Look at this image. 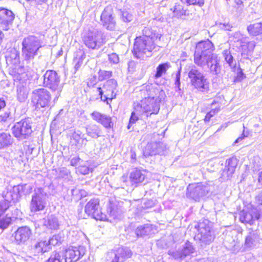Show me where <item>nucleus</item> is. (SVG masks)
I'll return each instance as SVG.
<instances>
[{"instance_id":"de8ad7c7","label":"nucleus","mask_w":262,"mask_h":262,"mask_svg":"<svg viewBox=\"0 0 262 262\" xmlns=\"http://www.w3.org/2000/svg\"><path fill=\"white\" fill-rule=\"evenodd\" d=\"M105 262H119L114 249L107 253Z\"/></svg>"},{"instance_id":"c9c22d12","label":"nucleus","mask_w":262,"mask_h":262,"mask_svg":"<svg viewBox=\"0 0 262 262\" xmlns=\"http://www.w3.org/2000/svg\"><path fill=\"white\" fill-rule=\"evenodd\" d=\"M32 189V187L29 184H26L14 186V191L18 193L19 198H20L23 194L26 195L29 194L31 192Z\"/></svg>"},{"instance_id":"f257e3e1","label":"nucleus","mask_w":262,"mask_h":262,"mask_svg":"<svg viewBox=\"0 0 262 262\" xmlns=\"http://www.w3.org/2000/svg\"><path fill=\"white\" fill-rule=\"evenodd\" d=\"M141 96L144 98L135 108L137 112L148 114H157L160 110V103L165 97V92L157 86L148 84L140 90Z\"/></svg>"},{"instance_id":"bb28decb","label":"nucleus","mask_w":262,"mask_h":262,"mask_svg":"<svg viewBox=\"0 0 262 262\" xmlns=\"http://www.w3.org/2000/svg\"><path fill=\"white\" fill-rule=\"evenodd\" d=\"M119 262H123L130 258L132 254L131 250L126 247H119L114 249Z\"/></svg>"},{"instance_id":"2eb2a0df","label":"nucleus","mask_w":262,"mask_h":262,"mask_svg":"<svg viewBox=\"0 0 262 262\" xmlns=\"http://www.w3.org/2000/svg\"><path fill=\"white\" fill-rule=\"evenodd\" d=\"M85 252L86 249L84 246L70 247L65 251V262H76L85 254Z\"/></svg>"},{"instance_id":"f03ea898","label":"nucleus","mask_w":262,"mask_h":262,"mask_svg":"<svg viewBox=\"0 0 262 262\" xmlns=\"http://www.w3.org/2000/svg\"><path fill=\"white\" fill-rule=\"evenodd\" d=\"M44 37L41 35H29L25 37L22 42V53L25 60H30L37 55L42 47Z\"/></svg>"},{"instance_id":"a19ab883","label":"nucleus","mask_w":262,"mask_h":262,"mask_svg":"<svg viewBox=\"0 0 262 262\" xmlns=\"http://www.w3.org/2000/svg\"><path fill=\"white\" fill-rule=\"evenodd\" d=\"M225 60L231 68H234L236 66V62L234 60L233 57L231 55L230 51L228 50H224L223 53Z\"/></svg>"},{"instance_id":"a878e982","label":"nucleus","mask_w":262,"mask_h":262,"mask_svg":"<svg viewBox=\"0 0 262 262\" xmlns=\"http://www.w3.org/2000/svg\"><path fill=\"white\" fill-rule=\"evenodd\" d=\"M248 231V234L245 239V245L246 247L252 248L256 245L258 240V231L257 230H253L251 228L249 229Z\"/></svg>"},{"instance_id":"f704fd0d","label":"nucleus","mask_w":262,"mask_h":262,"mask_svg":"<svg viewBox=\"0 0 262 262\" xmlns=\"http://www.w3.org/2000/svg\"><path fill=\"white\" fill-rule=\"evenodd\" d=\"M44 225L51 230H57L59 226L58 220L55 216L51 215L45 221Z\"/></svg>"},{"instance_id":"0eeeda50","label":"nucleus","mask_w":262,"mask_h":262,"mask_svg":"<svg viewBox=\"0 0 262 262\" xmlns=\"http://www.w3.org/2000/svg\"><path fill=\"white\" fill-rule=\"evenodd\" d=\"M118 86L117 81L110 79L105 81L102 87L100 85L96 88V93H98L101 100L110 104V102L116 97V90Z\"/></svg>"},{"instance_id":"c756f323","label":"nucleus","mask_w":262,"mask_h":262,"mask_svg":"<svg viewBox=\"0 0 262 262\" xmlns=\"http://www.w3.org/2000/svg\"><path fill=\"white\" fill-rule=\"evenodd\" d=\"M135 233L138 237H144L154 234V230L151 225L146 224L138 227L135 230Z\"/></svg>"},{"instance_id":"13d9d810","label":"nucleus","mask_w":262,"mask_h":262,"mask_svg":"<svg viewBox=\"0 0 262 262\" xmlns=\"http://www.w3.org/2000/svg\"><path fill=\"white\" fill-rule=\"evenodd\" d=\"M101 124L106 128H111L113 126L111 117L107 115L105 118H103V121Z\"/></svg>"},{"instance_id":"6e6552de","label":"nucleus","mask_w":262,"mask_h":262,"mask_svg":"<svg viewBox=\"0 0 262 262\" xmlns=\"http://www.w3.org/2000/svg\"><path fill=\"white\" fill-rule=\"evenodd\" d=\"M83 41L89 49L98 50L105 42V36L102 31L97 29L89 30L84 33Z\"/></svg>"},{"instance_id":"bf43d9fd","label":"nucleus","mask_w":262,"mask_h":262,"mask_svg":"<svg viewBox=\"0 0 262 262\" xmlns=\"http://www.w3.org/2000/svg\"><path fill=\"white\" fill-rule=\"evenodd\" d=\"M8 210H10L12 212L11 215L9 214V216L11 217V219L17 218L19 212V211L17 208L12 205H10V207Z\"/></svg>"},{"instance_id":"72a5a7b5","label":"nucleus","mask_w":262,"mask_h":262,"mask_svg":"<svg viewBox=\"0 0 262 262\" xmlns=\"http://www.w3.org/2000/svg\"><path fill=\"white\" fill-rule=\"evenodd\" d=\"M248 33L251 36H258L262 34V23H256L249 25L247 28Z\"/></svg>"},{"instance_id":"774afa93","label":"nucleus","mask_w":262,"mask_h":262,"mask_svg":"<svg viewBox=\"0 0 262 262\" xmlns=\"http://www.w3.org/2000/svg\"><path fill=\"white\" fill-rule=\"evenodd\" d=\"M102 114L99 112L95 111L91 114V116L93 120H95L97 122L100 121L101 117H102Z\"/></svg>"},{"instance_id":"2f4dec72","label":"nucleus","mask_w":262,"mask_h":262,"mask_svg":"<svg viewBox=\"0 0 262 262\" xmlns=\"http://www.w3.org/2000/svg\"><path fill=\"white\" fill-rule=\"evenodd\" d=\"M14 139L9 133H0V149H5L12 145Z\"/></svg>"},{"instance_id":"4be33fe9","label":"nucleus","mask_w":262,"mask_h":262,"mask_svg":"<svg viewBox=\"0 0 262 262\" xmlns=\"http://www.w3.org/2000/svg\"><path fill=\"white\" fill-rule=\"evenodd\" d=\"M31 235L30 229L27 227H21L15 232V239L18 244L25 243L27 241Z\"/></svg>"},{"instance_id":"cd10ccee","label":"nucleus","mask_w":262,"mask_h":262,"mask_svg":"<svg viewBox=\"0 0 262 262\" xmlns=\"http://www.w3.org/2000/svg\"><path fill=\"white\" fill-rule=\"evenodd\" d=\"M142 38H145L150 40L155 41L158 38L160 39L161 35L154 30L150 27H144L142 31V34L138 36Z\"/></svg>"},{"instance_id":"a211bd4d","label":"nucleus","mask_w":262,"mask_h":262,"mask_svg":"<svg viewBox=\"0 0 262 262\" xmlns=\"http://www.w3.org/2000/svg\"><path fill=\"white\" fill-rule=\"evenodd\" d=\"M194 251V249L192 245V244L187 241L183 246L182 249H178L175 252H169V254L171 255L175 259L182 260L185 259L187 256L193 253Z\"/></svg>"},{"instance_id":"5fc2aeb1","label":"nucleus","mask_w":262,"mask_h":262,"mask_svg":"<svg viewBox=\"0 0 262 262\" xmlns=\"http://www.w3.org/2000/svg\"><path fill=\"white\" fill-rule=\"evenodd\" d=\"M181 2L186 4L187 6L189 5H198L201 7L204 5V0H181Z\"/></svg>"},{"instance_id":"7c9ffc66","label":"nucleus","mask_w":262,"mask_h":262,"mask_svg":"<svg viewBox=\"0 0 262 262\" xmlns=\"http://www.w3.org/2000/svg\"><path fill=\"white\" fill-rule=\"evenodd\" d=\"M220 59L218 58L217 55H215L212 58L207 65L208 68L210 70V72L212 75H218L221 71V66L220 64Z\"/></svg>"},{"instance_id":"20e7f679","label":"nucleus","mask_w":262,"mask_h":262,"mask_svg":"<svg viewBox=\"0 0 262 262\" xmlns=\"http://www.w3.org/2000/svg\"><path fill=\"white\" fill-rule=\"evenodd\" d=\"M156 47L155 41L136 37L135 39L133 53L137 58L143 59L144 56H150L151 52Z\"/></svg>"},{"instance_id":"4d7b16f0","label":"nucleus","mask_w":262,"mask_h":262,"mask_svg":"<svg viewBox=\"0 0 262 262\" xmlns=\"http://www.w3.org/2000/svg\"><path fill=\"white\" fill-rule=\"evenodd\" d=\"M59 241V236L58 235H54L51 237L48 241H46V243L48 244L50 248L51 246H55L58 244Z\"/></svg>"},{"instance_id":"423d86ee","label":"nucleus","mask_w":262,"mask_h":262,"mask_svg":"<svg viewBox=\"0 0 262 262\" xmlns=\"http://www.w3.org/2000/svg\"><path fill=\"white\" fill-rule=\"evenodd\" d=\"M32 122L30 118L21 119L14 124L11 128L13 136L19 141L28 139L32 134Z\"/></svg>"},{"instance_id":"1a4fd4ad","label":"nucleus","mask_w":262,"mask_h":262,"mask_svg":"<svg viewBox=\"0 0 262 262\" xmlns=\"http://www.w3.org/2000/svg\"><path fill=\"white\" fill-rule=\"evenodd\" d=\"M43 77V86L56 93L54 100L58 99L63 88L62 84L60 83V76L55 71L49 70L45 72Z\"/></svg>"},{"instance_id":"0e129e2a","label":"nucleus","mask_w":262,"mask_h":262,"mask_svg":"<svg viewBox=\"0 0 262 262\" xmlns=\"http://www.w3.org/2000/svg\"><path fill=\"white\" fill-rule=\"evenodd\" d=\"M108 60L110 62L114 64H117L119 62V58L118 55L114 53L108 55Z\"/></svg>"},{"instance_id":"4468645a","label":"nucleus","mask_w":262,"mask_h":262,"mask_svg":"<svg viewBox=\"0 0 262 262\" xmlns=\"http://www.w3.org/2000/svg\"><path fill=\"white\" fill-rule=\"evenodd\" d=\"M85 212L96 220L103 221L106 219V215L103 213L99 206V201L97 199H91L85 206Z\"/></svg>"},{"instance_id":"5701e85b","label":"nucleus","mask_w":262,"mask_h":262,"mask_svg":"<svg viewBox=\"0 0 262 262\" xmlns=\"http://www.w3.org/2000/svg\"><path fill=\"white\" fill-rule=\"evenodd\" d=\"M238 160L235 157L227 159L225 163V167L223 171V176L226 175L228 178H230L234 172Z\"/></svg>"},{"instance_id":"6ab92c4d","label":"nucleus","mask_w":262,"mask_h":262,"mask_svg":"<svg viewBox=\"0 0 262 262\" xmlns=\"http://www.w3.org/2000/svg\"><path fill=\"white\" fill-rule=\"evenodd\" d=\"M14 18L13 12L5 8H0V28L8 30Z\"/></svg>"},{"instance_id":"680f3d73","label":"nucleus","mask_w":262,"mask_h":262,"mask_svg":"<svg viewBox=\"0 0 262 262\" xmlns=\"http://www.w3.org/2000/svg\"><path fill=\"white\" fill-rule=\"evenodd\" d=\"M77 171L82 174L85 175L89 173L90 168L86 165H80L77 168Z\"/></svg>"},{"instance_id":"393cba45","label":"nucleus","mask_w":262,"mask_h":262,"mask_svg":"<svg viewBox=\"0 0 262 262\" xmlns=\"http://www.w3.org/2000/svg\"><path fill=\"white\" fill-rule=\"evenodd\" d=\"M214 50V47L213 43L208 39L198 43L195 49L196 51H200L207 54H214L212 53Z\"/></svg>"},{"instance_id":"473e14b6","label":"nucleus","mask_w":262,"mask_h":262,"mask_svg":"<svg viewBox=\"0 0 262 262\" xmlns=\"http://www.w3.org/2000/svg\"><path fill=\"white\" fill-rule=\"evenodd\" d=\"M29 93V88L22 84H19L17 86V98L20 102H25Z\"/></svg>"},{"instance_id":"4c0bfd02","label":"nucleus","mask_w":262,"mask_h":262,"mask_svg":"<svg viewBox=\"0 0 262 262\" xmlns=\"http://www.w3.org/2000/svg\"><path fill=\"white\" fill-rule=\"evenodd\" d=\"M86 134L93 138H97L101 136V130L98 125L96 124L86 127Z\"/></svg>"},{"instance_id":"6e6d98bb","label":"nucleus","mask_w":262,"mask_h":262,"mask_svg":"<svg viewBox=\"0 0 262 262\" xmlns=\"http://www.w3.org/2000/svg\"><path fill=\"white\" fill-rule=\"evenodd\" d=\"M72 195L73 196L75 199H79L84 194L85 191L82 190L78 189H72L71 190Z\"/></svg>"},{"instance_id":"e2e57ef3","label":"nucleus","mask_w":262,"mask_h":262,"mask_svg":"<svg viewBox=\"0 0 262 262\" xmlns=\"http://www.w3.org/2000/svg\"><path fill=\"white\" fill-rule=\"evenodd\" d=\"M246 76L245 74L243 72L241 69H239V71L237 73V75L235 77L234 82H240L242 81L245 78Z\"/></svg>"},{"instance_id":"a18cd8bd","label":"nucleus","mask_w":262,"mask_h":262,"mask_svg":"<svg viewBox=\"0 0 262 262\" xmlns=\"http://www.w3.org/2000/svg\"><path fill=\"white\" fill-rule=\"evenodd\" d=\"M12 221L11 217L7 213L5 217L0 219V229L4 230L8 227Z\"/></svg>"},{"instance_id":"8fccbe9b","label":"nucleus","mask_w":262,"mask_h":262,"mask_svg":"<svg viewBox=\"0 0 262 262\" xmlns=\"http://www.w3.org/2000/svg\"><path fill=\"white\" fill-rule=\"evenodd\" d=\"M121 19L124 22H130L133 19V15L127 11H120Z\"/></svg>"},{"instance_id":"39448f33","label":"nucleus","mask_w":262,"mask_h":262,"mask_svg":"<svg viewBox=\"0 0 262 262\" xmlns=\"http://www.w3.org/2000/svg\"><path fill=\"white\" fill-rule=\"evenodd\" d=\"M195 228H198V231L196 237L202 244L209 245L214 241L215 234L213 230V225L208 220H202Z\"/></svg>"},{"instance_id":"09e8293b","label":"nucleus","mask_w":262,"mask_h":262,"mask_svg":"<svg viewBox=\"0 0 262 262\" xmlns=\"http://www.w3.org/2000/svg\"><path fill=\"white\" fill-rule=\"evenodd\" d=\"M98 74V79L99 81H102L105 79L109 78L112 76V72L110 71L100 70Z\"/></svg>"},{"instance_id":"aec40b11","label":"nucleus","mask_w":262,"mask_h":262,"mask_svg":"<svg viewBox=\"0 0 262 262\" xmlns=\"http://www.w3.org/2000/svg\"><path fill=\"white\" fill-rule=\"evenodd\" d=\"M88 140L84 134L79 130L74 132L71 137V143L72 146H75L76 148L80 149L84 147Z\"/></svg>"},{"instance_id":"37998d69","label":"nucleus","mask_w":262,"mask_h":262,"mask_svg":"<svg viewBox=\"0 0 262 262\" xmlns=\"http://www.w3.org/2000/svg\"><path fill=\"white\" fill-rule=\"evenodd\" d=\"M58 177L59 178H62L68 181L71 180L72 178L70 170L66 167H62L59 169Z\"/></svg>"},{"instance_id":"b1692460","label":"nucleus","mask_w":262,"mask_h":262,"mask_svg":"<svg viewBox=\"0 0 262 262\" xmlns=\"http://www.w3.org/2000/svg\"><path fill=\"white\" fill-rule=\"evenodd\" d=\"M147 171L144 169H136L130 172V181L133 185L142 183L146 177Z\"/></svg>"},{"instance_id":"412c9836","label":"nucleus","mask_w":262,"mask_h":262,"mask_svg":"<svg viewBox=\"0 0 262 262\" xmlns=\"http://www.w3.org/2000/svg\"><path fill=\"white\" fill-rule=\"evenodd\" d=\"M215 54H207L203 53L200 51H195L194 54V62L198 66L204 68L205 66H207L211 60V58L213 57Z\"/></svg>"},{"instance_id":"9d476101","label":"nucleus","mask_w":262,"mask_h":262,"mask_svg":"<svg viewBox=\"0 0 262 262\" xmlns=\"http://www.w3.org/2000/svg\"><path fill=\"white\" fill-rule=\"evenodd\" d=\"M47 194L42 188L34 189L30 205L31 211L36 212L45 209L47 204Z\"/></svg>"},{"instance_id":"f3484780","label":"nucleus","mask_w":262,"mask_h":262,"mask_svg":"<svg viewBox=\"0 0 262 262\" xmlns=\"http://www.w3.org/2000/svg\"><path fill=\"white\" fill-rule=\"evenodd\" d=\"M166 149V145L161 142H152L147 144L144 151V156L147 157L162 155Z\"/></svg>"},{"instance_id":"864d4df0","label":"nucleus","mask_w":262,"mask_h":262,"mask_svg":"<svg viewBox=\"0 0 262 262\" xmlns=\"http://www.w3.org/2000/svg\"><path fill=\"white\" fill-rule=\"evenodd\" d=\"M244 130L242 134L240 137H239L234 142V144L238 143L240 142L243 139H244L245 137H248L249 136H252V132L246 129L244 125H243Z\"/></svg>"},{"instance_id":"58836bf2","label":"nucleus","mask_w":262,"mask_h":262,"mask_svg":"<svg viewBox=\"0 0 262 262\" xmlns=\"http://www.w3.org/2000/svg\"><path fill=\"white\" fill-rule=\"evenodd\" d=\"M47 245L46 241H40L36 243L33 247L34 252L43 253L49 251L50 247Z\"/></svg>"},{"instance_id":"603ef678","label":"nucleus","mask_w":262,"mask_h":262,"mask_svg":"<svg viewBox=\"0 0 262 262\" xmlns=\"http://www.w3.org/2000/svg\"><path fill=\"white\" fill-rule=\"evenodd\" d=\"M97 81L96 76H94L92 77L89 78L88 80L87 85L89 88L93 89V91L96 93V88L98 86L97 85Z\"/></svg>"},{"instance_id":"69168bd1","label":"nucleus","mask_w":262,"mask_h":262,"mask_svg":"<svg viewBox=\"0 0 262 262\" xmlns=\"http://www.w3.org/2000/svg\"><path fill=\"white\" fill-rule=\"evenodd\" d=\"M138 119V117L135 115V113L134 112H132L129 119V124L127 126V128L130 129L132 125L135 123Z\"/></svg>"},{"instance_id":"dca6fc26","label":"nucleus","mask_w":262,"mask_h":262,"mask_svg":"<svg viewBox=\"0 0 262 262\" xmlns=\"http://www.w3.org/2000/svg\"><path fill=\"white\" fill-rule=\"evenodd\" d=\"M260 217V212L257 208H253L248 211L245 210L240 212L239 220L245 224L253 225L254 222Z\"/></svg>"},{"instance_id":"7ed1b4c3","label":"nucleus","mask_w":262,"mask_h":262,"mask_svg":"<svg viewBox=\"0 0 262 262\" xmlns=\"http://www.w3.org/2000/svg\"><path fill=\"white\" fill-rule=\"evenodd\" d=\"M188 77L190 83L198 91L207 93L209 90V82L204 73L196 67L192 65L188 69Z\"/></svg>"},{"instance_id":"c85d7f7f","label":"nucleus","mask_w":262,"mask_h":262,"mask_svg":"<svg viewBox=\"0 0 262 262\" xmlns=\"http://www.w3.org/2000/svg\"><path fill=\"white\" fill-rule=\"evenodd\" d=\"M7 63L14 66L17 65L19 62V52L15 48L11 49L6 55Z\"/></svg>"},{"instance_id":"e433bc0d","label":"nucleus","mask_w":262,"mask_h":262,"mask_svg":"<svg viewBox=\"0 0 262 262\" xmlns=\"http://www.w3.org/2000/svg\"><path fill=\"white\" fill-rule=\"evenodd\" d=\"M4 198H5V200L2 202H7L9 205H12V201L14 202L19 199L18 193L14 191V186L12 189L7 191L4 194Z\"/></svg>"},{"instance_id":"052dcab7","label":"nucleus","mask_w":262,"mask_h":262,"mask_svg":"<svg viewBox=\"0 0 262 262\" xmlns=\"http://www.w3.org/2000/svg\"><path fill=\"white\" fill-rule=\"evenodd\" d=\"M10 205L7 202H0V216L7 211Z\"/></svg>"},{"instance_id":"338daca9","label":"nucleus","mask_w":262,"mask_h":262,"mask_svg":"<svg viewBox=\"0 0 262 262\" xmlns=\"http://www.w3.org/2000/svg\"><path fill=\"white\" fill-rule=\"evenodd\" d=\"M82 160L78 157H73L70 161V164L73 166H76L80 164Z\"/></svg>"},{"instance_id":"c03bdc74","label":"nucleus","mask_w":262,"mask_h":262,"mask_svg":"<svg viewBox=\"0 0 262 262\" xmlns=\"http://www.w3.org/2000/svg\"><path fill=\"white\" fill-rule=\"evenodd\" d=\"M48 0H26L28 2L34 3L36 8L41 11H45L48 7Z\"/></svg>"},{"instance_id":"3c124183","label":"nucleus","mask_w":262,"mask_h":262,"mask_svg":"<svg viewBox=\"0 0 262 262\" xmlns=\"http://www.w3.org/2000/svg\"><path fill=\"white\" fill-rule=\"evenodd\" d=\"M12 120V117L11 116V113L9 111H6L5 113L0 115V122H10Z\"/></svg>"},{"instance_id":"79ce46f5","label":"nucleus","mask_w":262,"mask_h":262,"mask_svg":"<svg viewBox=\"0 0 262 262\" xmlns=\"http://www.w3.org/2000/svg\"><path fill=\"white\" fill-rule=\"evenodd\" d=\"M171 10L173 13V16L177 18L185 15L186 11L184 10L183 7L180 4H176L173 9H171Z\"/></svg>"},{"instance_id":"49530a36","label":"nucleus","mask_w":262,"mask_h":262,"mask_svg":"<svg viewBox=\"0 0 262 262\" xmlns=\"http://www.w3.org/2000/svg\"><path fill=\"white\" fill-rule=\"evenodd\" d=\"M62 256L59 253L54 251L45 262H62Z\"/></svg>"},{"instance_id":"9b49d317","label":"nucleus","mask_w":262,"mask_h":262,"mask_svg":"<svg viewBox=\"0 0 262 262\" xmlns=\"http://www.w3.org/2000/svg\"><path fill=\"white\" fill-rule=\"evenodd\" d=\"M210 191V186L202 183L189 184L187 188L186 196L195 201L207 195Z\"/></svg>"},{"instance_id":"ea45409f","label":"nucleus","mask_w":262,"mask_h":262,"mask_svg":"<svg viewBox=\"0 0 262 262\" xmlns=\"http://www.w3.org/2000/svg\"><path fill=\"white\" fill-rule=\"evenodd\" d=\"M171 67L170 63L167 62L159 64L157 67L156 72L154 75L156 79L162 76L163 74H165L167 70Z\"/></svg>"},{"instance_id":"ddd939ff","label":"nucleus","mask_w":262,"mask_h":262,"mask_svg":"<svg viewBox=\"0 0 262 262\" xmlns=\"http://www.w3.org/2000/svg\"><path fill=\"white\" fill-rule=\"evenodd\" d=\"M100 23L108 30H115L116 26L115 16L112 6H106L101 13Z\"/></svg>"},{"instance_id":"f8f14e48","label":"nucleus","mask_w":262,"mask_h":262,"mask_svg":"<svg viewBox=\"0 0 262 262\" xmlns=\"http://www.w3.org/2000/svg\"><path fill=\"white\" fill-rule=\"evenodd\" d=\"M51 98L50 93L43 88L35 89L32 94V101L38 107H50Z\"/></svg>"}]
</instances>
